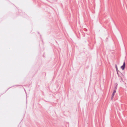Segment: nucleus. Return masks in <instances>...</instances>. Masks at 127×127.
Segmentation results:
<instances>
[{"instance_id": "obj_3", "label": "nucleus", "mask_w": 127, "mask_h": 127, "mask_svg": "<svg viewBox=\"0 0 127 127\" xmlns=\"http://www.w3.org/2000/svg\"><path fill=\"white\" fill-rule=\"evenodd\" d=\"M116 68L117 69H117H118V68H117V66H116Z\"/></svg>"}, {"instance_id": "obj_2", "label": "nucleus", "mask_w": 127, "mask_h": 127, "mask_svg": "<svg viewBox=\"0 0 127 127\" xmlns=\"http://www.w3.org/2000/svg\"><path fill=\"white\" fill-rule=\"evenodd\" d=\"M116 90H114V92L112 94V97H113V96H114L115 95V93H116Z\"/></svg>"}, {"instance_id": "obj_1", "label": "nucleus", "mask_w": 127, "mask_h": 127, "mask_svg": "<svg viewBox=\"0 0 127 127\" xmlns=\"http://www.w3.org/2000/svg\"><path fill=\"white\" fill-rule=\"evenodd\" d=\"M125 66V62H124L123 63V65L121 67V68L123 70Z\"/></svg>"}]
</instances>
